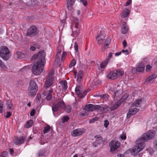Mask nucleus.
<instances>
[{"mask_svg":"<svg viewBox=\"0 0 157 157\" xmlns=\"http://www.w3.org/2000/svg\"><path fill=\"white\" fill-rule=\"evenodd\" d=\"M146 141L142 137L138 139L136 141V145L133 147L131 151L132 155H137L145 147V144L144 142Z\"/></svg>","mask_w":157,"mask_h":157,"instance_id":"f257e3e1","label":"nucleus"},{"mask_svg":"<svg viewBox=\"0 0 157 157\" xmlns=\"http://www.w3.org/2000/svg\"><path fill=\"white\" fill-rule=\"evenodd\" d=\"M46 54L43 50L33 55L31 58L32 60L38 59L37 62L45 64Z\"/></svg>","mask_w":157,"mask_h":157,"instance_id":"f03ea898","label":"nucleus"},{"mask_svg":"<svg viewBox=\"0 0 157 157\" xmlns=\"http://www.w3.org/2000/svg\"><path fill=\"white\" fill-rule=\"evenodd\" d=\"M44 65L37 62L34 63L32 69L33 73L35 75H40L44 70Z\"/></svg>","mask_w":157,"mask_h":157,"instance_id":"7ed1b4c3","label":"nucleus"},{"mask_svg":"<svg viewBox=\"0 0 157 157\" xmlns=\"http://www.w3.org/2000/svg\"><path fill=\"white\" fill-rule=\"evenodd\" d=\"M79 21L76 18H74L73 24L71 26L73 33L74 36H77L79 33L80 29L78 28Z\"/></svg>","mask_w":157,"mask_h":157,"instance_id":"20e7f679","label":"nucleus"},{"mask_svg":"<svg viewBox=\"0 0 157 157\" xmlns=\"http://www.w3.org/2000/svg\"><path fill=\"white\" fill-rule=\"evenodd\" d=\"M0 56L5 60H7L10 58V52L6 46L1 47L0 49Z\"/></svg>","mask_w":157,"mask_h":157,"instance_id":"39448f33","label":"nucleus"},{"mask_svg":"<svg viewBox=\"0 0 157 157\" xmlns=\"http://www.w3.org/2000/svg\"><path fill=\"white\" fill-rule=\"evenodd\" d=\"M37 89L36 82L33 80H31L28 90L30 95L31 96L35 95Z\"/></svg>","mask_w":157,"mask_h":157,"instance_id":"423d86ee","label":"nucleus"},{"mask_svg":"<svg viewBox=\"0 0 157 157\" xmlns=\"http://www.w3.org/2000/svg\"><path fill=\"white\" fill-rule=\"evenodd\" d=\"M155 132L154 130H149L144 134L142 136L143 139L146 141L153 138L155 135Z\"/></svg>","mask_w":157,"mask_h":157,"instance_id":"0eeeda50","label":"nucleus"},{"mask_svg":"<svg viewBox=\"0 0 157 157\" xmlns=\"http://www.w3.org/2000/svg\"><path fill=\"white\" fill-rule=\"evenodd\" d=\"M37 28L35 26H31L28 30L26 35L30 37L33 36L37 35L38 33Z\"/></svg>","mask_w":157,"mask_h":157,"instance_id":"6e6552de","label":"nucleus"},{"mask_svg":"<svg viewBox=\"0 0 157 157\" xmlns=\"http://www.w3.org/2000/svg\"><path fill=\"white\" fill-rule=\"evenodd\" d=\"M128 97V94H125L120 99L119 101L116 102L111 108V109L113 110L119 107L120 106L121 104L125 101Z\"/></svg>","mask_w":157,"mask_h":157,"instance_id":"1a4fd4ad","label":"nucleus"},{"mask_svg":"<svg viewBox=\"0 0 157 157\" xmlns=\"http://www.w3.org/2000/svg\"><path fill=\"white\" fill-rule=\"evenodd\" d=\"M120 145L121 143L119 142L112 140L109 143V145L110 147V151L111 152L115 151L120 147Z\"/></svg>","mask_w":157,"mask_h":157,"instance_id":"9d476101","label":"nucleus"},{"mask_svg":"<svg viewBox=\"0 0 157 157\" xmlns=\"http://www.w3.org/2000/svg\"><path fill=\"white\" fill-rule=\"evenodd\" d=\"M64 107V103L63 101H59L57 104L54 105L52 107V109L53 112H56L61 108Z\"/></svg>","mask_w":157,"mask_h":157,"instance_id":"9b49d317","label":"nucleus"},{"mask_svg":"<svg viewBox=\"0 0 157 157\" xmlns=\"http://www.w3.org/2000/svg\"><path fill=\"white\" fill-rule=\"evenodd\" d=\"M84 133L83 131L80 128L75 129L71 132V135L74 137L78 136Z\"/></svg>","mask_w":157,"mask_h":157,"instance_id":"f8f14e48","label":"nucleus"},{"mask_svg":"<svg viewBox=\"0 0 157 157\" xmlns=\"http://www.w3.org/2000/svg\"><path fill=\"white\" fill-rule=\"evenodd\" d=\"M139 111V109L136 108L130 109L127 114V118H129L130 117L131 115H132L136 114Z\"/></svg>","mask_w":157,"mask_h":157,"instance_id":"ddd939ff","label":"nucleus"},{"mask_svg":"<svg viewBox=\"0 0 157 157\" xmlns=\"http://www.w3.org/2000/svg\"><path fill=\"white\" fill-rule=\"evenodd\" d=\"M110 42L111 39L109 38H107L106 39L104 45L101 48V51L102 52H104L108 47L110 43Z\"/></svg>","mask_w":157,"mask_h":157,"instance_id":"4468645a","label":"nucleus"},{"mask_svg":"<svg viewBox=\"0 0 157 157\" xmlns=\"http://www.w3.org/2000/svg\"><path fill=\"white\" fill-rule=\"evenodd\" d=\"M25 140V138L22 136L16 138L14 141V143L16 145H19L23 144Z\"/></svg>","mask_w":157,"mask_h":157,"instance_id":"2eb2a0df","label":"nucleus"},{"mask_svg":"<svg viewBox=\"0 0 157 157\" xmlns=\"http://www.w3.org/2000/svg\"><path fill=\"white\" fill-rule=\"evenodd\" d=\"M53 78H47L45 82V84L44 87L46 88H47L49 87L52 86L53 83Z\"/></svg>","mask_w":157,"mask_h":157,"instance_id":"dca6fc26","label":"nucleus"},{"mask_svg":"<svg viewBox=\"0 0 157 157\" xmlns=\"http://www.w3.org/2000/svg\"><path fill=\"white\" fill-rule=\"evenodd\" d=\"M6 105L8 109L11 110L14 109L13 105L12 103V101L11 100L9 99L7 100Z\"/></svg>","mask_w":157,"mask_h":157,"instance_id":"f3484780","label":"nucleus"},{"mask_svg":"<svg viewBox=\"0 0 157 157\" xmlns=\"http://www.w3.org/2000/svg\"><path fill=\"white\" fill-rule=\"evenodd\" d=\"M108 78L112 80L117 78V75L115 72L112 71L110 72L107 75Z\"/></svg>","mask_w":157,"mask_h":157,"instance_id":"a211bd4d","label":"nucleus"},{"mask_svg":"<svg viewBox=\"0 0 157 157\" xmlns=\"http://www.w3.org/2000/svg\"><path fill=\"white\" fill-rule=\"evenodd\" d=\"M145 68V66L142 63H140L137 66L136 68V71L139 72H142L143 71Z\"/></svg>","mask_w":157,"mask_h":157,"instance_id":"6ab92c4d","label":"nucleus"},{"mask_svg":"<svg viewBox=\"0 0 157 157\" xmlns=\"http://www.w3.org/2000/svg\"><path fill=\"white\" fill-rule=\"evenodd\" d=\"M75 0H67V6L69 10H71L75 3Z\"/></svg>","mask_w":157,"mask_h":157,"instance_id":"aec40b11","label":"nucleus"},{"mask_svg":"<svg viewBox=\"0 0 157 157\" xmlns=\"http://www.w3.org/2000/svg\"><path fill=\"white\" fill-rule=\"evenodd\" d=\"M128 30V27L125 22H124L121 29V32L123 34H125Z\"/></svg>","mask_w":157,"mask_h":157,"instance_id":"412c9836","label":"nucleus"},{"mask_svg":"<svg viewBox=\"0 0 157 157\" xmlns=\"http://www.w3.org/2000/svg\"><path fill=\"white\" fill-rule=\"evenodd\" d=\"M75 50V54L77 56L78 58H80V54L78 52V44L77 42H75V45L74 46Z\"/></svg>","mask_w":157,"mask_h":157,"instance_id":"4be33fe9","label":"nucleus"},{"mask_svg":"<svg viewBox=\"0 0 157 157\" xmlns=\"http://www.w3.org/2000/svg\"><path fill=\"white\" fill-rule=\"evenodd\" d=\"M94 105L89 104L86 106L85 109L87 111H93L94 110Z\"/></svg>","mask_w":157,"mask_h":157,"instance_id":"5701e85b","label":"nucleus"},{"mask_svg":"<svg viewBox=\"0 0 157 157\" xmlns=\"http://www.w3.org/2000/svg\"><path fill=\"white\" fill-rule=\"evenodd\" d=\"M129 10L128 9H125L123 11L121 15V16L122 18L126 17L129 14Z\"/></svg>","mask_w":157,"mask_h":157,"instance_id":"b1692460","label":"nucleus"},{"mask_svg":"<svg viewBox=\"0 0 157 157\" xmlns=\"http://www.w3.org/2000/svg\"><path fill=\"white\" fill-rule=\"evenodd\" d=\"M75 91L76 94L79 97V96H80L82 92V90L81 87L79 86H76L75 89Z\"/></svg>","mask_w":157,"mask_h":157,"instance_id":"393cba45","label":"nucleus"},{"mask_svg":"<svg viewBox=\"0 0 157 157\" xmlns=\"http://www.w3.org/2000/svg\"><path fill=\"white\" fill-rule=\"evenodd\" d=\"M83 75V71H78L77 78V81L78 82H80L82 78V76Z\"/></svg>","mask_w":157,"mask_h":157,"instance_id":"a878e982","label":"nucleus"},{"mask_svg":"<svg viewBox=\"0 0 157 157\" xmlns=\"http://www.w3.org/2000/svg\"><path fill=\"white\" fill-rule=\"evenodd\" d=\"M94 137L95 138H96L95 141L96 143L98 144H100L102 142L103 140L102 137L100 135H96Z\"/></svg>","mask_w":157,"mask_h":157,"instance_id":"bb28decb","label":"nucleus"},{"mask_svg":"<svg viewBox=\"0 0 157 157\" xmlns=\"http://www.w3.org/2000/svg\"><path fill=\"white\" fill-rule=\"evenodd\" d=\"M141 99H138L136 101H135L132 105V106L138 107L140 106V104L142 102Z\"/></svg>","mask_w":157,"mask_h":157,"instance_id":"cd10ccee","label":"nucleus"},{"mask_svg":"<svg viewBox=\"0 0 157 157\" xmlns=\"http://www.w3.org/2000/svg\"><path fill=\"white\" fill-rule=\"evenodd\" d=\"M115 73L116 75H117V77H120L122 76L123 75L124 73V71L122 70L118 69L117 70Z\"/></svg>","mask_w":157,"mask_h":157,"instance_id":"c85d7f7f","label":"nucleus"},{"mask_svg":"<svg viewBox=\"0 0 157 157\" xmlns=\"http://www.w3.org/2000/svg\"><path fill=\"white\" fill-rule=\"evenodd\" d=\"M53 90L52 89L50 90L49 91L48 93L47 94V96L46 97V99L48 101H49L52 98V93Z\"/></svg>","mask_w":157,"mask_h":157,"instance_id":"c756f323","label":"nucleus"},{"mask_svg":"<svg viewBox=\"0 0 157 157\" xmlns=\"http://www.w3.org/2000/svg\"><path fill=\"white\" fill-rule=\"evenodd\" d=\"M17 58L19 59H22L25 56V55L20 52H17Z\"/></svg>","mask_w":157,"mask_h":157,"instance_id":"7c9ffc66","label":"nucleus"},{"mask_svg":"<svg viewBox=\"0 0 157 157\" xmlns=\"http://www.w3.org/2000/svg\"><path fill=\"white\" fill-rule=\"evenodd\" d=\"M156 78L155 75H153L147 78L145 81V82H149L151 81L153 79Z\"/></svg>","mask_w":157,"mask_h":157,"instance_id":"2f4dec72","label":"nucleus"},{"mask_svg":"<svg viewBox=\"0 0 157 157\" xmlns=\"http://www.w3.org/2000/svg\"><path fill=\"white\" fill-rule=\"evenodd\" d=\"M33 123V121L30 120L25 125V127L26 128H29L32 126Z\"/></svg>","mask_w":157,"mask_h":157,"instance_id":"473e14b6","label":"nucleus"},{"mask_svg":"<svg viewBox=\"0 0 157 157\" xmlns=\"http://www.w3.org/2000/svg\"><path fill=\"white\" fill-rule=\"evenodd\" d=\"M62 86L63 90H65L67 88V82L66 81L64 80L62 82Z\"/></svg>","mask_w":157,"mask_h":157,"instance_id":"72a5a7b5","label":"nucleus"},{"mask_svg":"<svg viewBox=\"0 0 157 157\" xmlns=\"http://www.w3.org/2000/svg\"><path fill=\"white\" fill-rule=\"evenodd\" d=\"M108 62L107 61L105 60L100 64V67L101 68H104L108 64Z\"/></svg>","mask_w":157,"mask_h":157,"instance_id":"f704fd0d","label":"nucleus"},{"mask_svg":"<svg viewBox=\"0 0 157 157\" xmlns=\"http://www.w3.org/2000/svg\"><path fill=\"white\" fill-rule=\"evenodd\" d=\"M121 92L122 90H120L116 91L114 92L115 96L116 97L119 96V95L121 94Z\"/></svg>","mask_w":157,"mask_h":157,"instance_id":"c9c22d12","label":"nucleus"},{"mask_svg":"<svg viewBox=\"0 0 157 157\" xmlns=\"http://www.w3.org/2000/svg\"><path fill=\"white\" fill-rule=\"evenodd\" d=\"M50 126L48 125L45 127L44 128V129L43 131L44 133L45 134L47 132L50 130Z\"/></svg>","mask_w":157,"mask_h":157,"instance_id":"e433bc0d","label":"nucleus"},{"mask_svg":"<svg viewBox=\"0 0 157 157\" xmlns=\"http://www.w3.org/2000/svg\"><path fill=\"white\" fill-rule=\"evenodd\" d=\"M87 92L86 91H82L81 94L79 96V98H83L87 94Z\"/></svg>","mask_w":157,"mask_h":157,"instance_id":"4c0bfd02","label":"nucleus"},{"mask_svg":"<svg viewBox=\"0 0 157 157\" xmlns=\"http://www.w3.org/2000/svg\"><path fill=\"white\" fill-rule=\"evenodd\" d=\"M98 118L96 117L94 118H92V119H90L89 121V122L90 123H94L95 121H98Z\"/></svg>","mask_w":157,"mask_h":157,"instance_id":"58836bf2","label":"nucleus"},{"mask_svg":"<svg viewBox=\"0 0 157 157\" xmlns=\"http://www.w3.org/2000/svg\"><path fill=\"white\" fill-rule=\"evenodd\" d=\"M76 63V61L74 59H73L69 65L70 67H71L74 66Z\"/></svg>","mask_w":157,"mask_h":157,"instance_id":"ea45409f","label":"nucleus"},{"mask_svg":"<svg viewBox=\"0 0 157 157\" xmlns=\"http://www.w3.org/2000/svg\"><path fill=\"white\" fill-rule=\"evenodd\" d=\"M101 106L99 105H94V110H99L101 112Z\"/></svg>","mask_w":157,"mask_h":157,"instance_id":"a19ab883","label":"nucleus"},{"mask_svg":"<svg viewBox=\"0 0 157 157\" xmlns=\"http://www.w3.org/2000/svg\"><path fill=\"white\" fill-rule=\"evenodd\" d=\"M54 75V72L53 71H51L48 74V76L47 78H53V76Z\"/></svg>","mask_w":157,"mask_h":157,"instance_id":"79ce46f5","label":"nucleus"},{"mask_svg":"<svg viewBox=\"0 0 157 157\" xmlns=\"http://www.w3.org/2000/svg\"><path fill=\"white\" fill-rule=\"evenodd\" d=\"M113 54L112 52H110L109 54V55L108 56L107 59H105V60L108 62H109L110 59L111 58Z\"/></svg>","mask_w":157,"mask_h":157,"instance_id":"37998d69","label":"nucleus"},{"mask_svg":"<svg viewBox=\"0 0 157 157\" xmlns=\"http://www.w3.org/2000/svg\"><path fill=\"white\" fill-rule=\"evenodd\" d=\"M65 109L67 113H70L71 111V107L69 105L66 107Z\"/></svg>","mask_w":157,"mask_h":157,"instance_id":"c03bdc74","label":"nucleus"},{"mask_svg":"<svg viewBox=\"0 0 157 157\" xmlns=\"http://www.w3.org/2000/svg\"><path fill=\"white\" fill-rule=\"evenodd\" d=\"M8 153L6 151H4L2 152V154L1 155L0 157H6V156L8 155Z\"/></svg>","mask_w":157,"mask_h":157,"instance_id":"a18cd8bd","label":"nucleus"},{"mask_svg":"<svg viewBox=\"0 0 157 157\" xmlns=\"http://www.w3.org/2000/svg\"><path fill=\"white\" fill-rule=\"evenodd\" d=\"M103 38H100L98 40V43L99 45L103 44Z\"/></svg>","mask_w":157,"mask_h":157,"instance_id":"49530a36","label":"nucleus"},{"mask_svg":"<svg viewBox=\"0 0 157 157\" xmlns=\"http://www.w3.org/2000/svg\"><path fill=\"white\" fill-rule=\"evenodd\" d=\"M3 107V104L2 101H0V113H2L3 112L2 108Z\"/></svg>","mask_w":157,"mask_h":157,"instance_id":"de8ad7c7","label":"nucleus"},{"mask_svg":"<svg viewBox=\"0 0 157 157\" xmlns=\"http://www.w3.org/2000/svg\"><path fill=\"white\" fill-rule=\"evenodd\" d=\"M121 138L123 140H125L126 138V134L123 132L121 136Z\"/></svg>","mask_w":157,"mask_h":157,"instance_id":"09e8293b","label":"nucleus"},{"mask_svg":"<svg viewBox=\"0 0 157 157\" xmlns=\"http://www.w3.org/2000/svg\"><path fill=\"white\" fill-rule=\"evenodd\" d=\"M101 112H103L106 109L107 107L106 105H103L101 106Z\"/></svg>","mask_w":157,"mask_h":157,"instance_id":"8fccbe9b","label":"nucleus"},{"mask_svg":"<svg viewBox=\"0 0 157 157\" xmlns=\"http://www.w3.org/2000/svg\"><path fill=\"white\" fill-rule=\"evenodd\" d=\"M109 122L107 120L104 121V126L105 128H107L109 124Z\"/></svg>","mask_w":157,"mask_h":157,"instance_id":"3c124183","label":"nucleus"},{"mask_svg":"<svg viewBox=\"0 0 157 157\" xmlns=\"http://www.w3.org/2000/svg\"><path fill=\"white\" fill-rule=\"evenodd\" d=\"M45 153L44 151H40L38 153V156L39 157H41Z\"/></svg>","mask_w":157,"mask_h":157,"instance_id":"603ef678","label":"nucleus"},{"mask_svg":"<svg viewBox=\"0 0 157 157\" xmlns=\"http://www.w3.org/2000/svg\"><path fill=\"white\" fill-rule=\"evenodd\" d=\"M63 122H66L69 119V117H68L66 116H64L63 117Z\"/></svg>","mask_w":157,"mask_h":157,"instance_id":"864d4df0","label":"nucleus"},{"mask_svg":"<svg viewBox=\"0 0 157 157\" xmlns=\"http://www.w3.org/2000/svg\"><path fill=\"white\" fill-rule=\"evenodd\" d=\"M35 113V109H33L32 110L30 113V115L31 116H33L34 115Z\"/></svg>","mask_w":157,"mask_h":157,"instance_id":"5fc2aeb1","label":"nucleus"},{"mask_svg":"<svg viewBox=\"0 0 157 157\" xmlns=\"http://www.w3.org/2000/svg\"><path fill=\"white\" fill-rule=\"evenodd\" d=\"M62 52L61 48H60V47H58L57 48V53L58 54H61V53Z\"/></svg>","mask_w":157,"mask_h":157,"instance_id":"6e6d98bb","label":"nucleus"},{"mask_svg":"<svg viewBox=\"0 0 157 157\" xmlns=\"http://www.w3.org/2000/svg\"><path fill=\"white\" fill-rule=\"evenodd\" d=\"M60 56H59V54H57L56 56L55 61L58 62L59 60L60 59Z\"/></svg>","mask_w":157,"mask_h":157,"instance_id":"4d7b16f0","label":"nucleus"},{"mask_svg":"<svg viewBox=\"0 0 157 157\" xmlns=\"http://www.w3.org/2000/svg\"><path fill=\"white\" fill-rule=\"evenodd\" d=\"M41 98V95L40 94H38L36 97V100L37 101H39L40 100V99Z\"/></svg>","mask_w":157,"mask_h":157,"instance_id":"13d9d810","label":"nucleus"},{"mask_svg":"<svg viewBox=\"0 0 157 157\" xmlns=\"http://www.w3.org/2000/svg\"><path fill=\"white\" fill-rule=\"evenodd\" d=\"M11 115V113L10 112H8L7 113V115L6 116V117L8 118Z\"/></svg>","mask_w":157,"mask_h":157,"instance_id":"bf43d9fd","label":"nucleus"},{"mask_svg":"<svg viewBox=\"0 0 157 157\" xmlns=\"http://www.w3.org/2000/svg\"><path fill=\"white\" fill-rule=\"evenodd\" d=\"M151 68V66L149 65H148L146 67V71H148L150 70Z\"/></svg>","mask_w":157,"mask_h":157,"instance_id":"052dcab7","label":"nucleus"},{"mask_svg":"<svg viewBox=\"0 0 157 157\" xmlns=\"http://www.w3.org/2000/svg\"><path fill=\"white\" fill-rule=\"evenodd\" d=\"M103 36H104L103 34L102 35L101 33L99 34L97 36L96 38H98L100 37H101V38H103Z\"/></svg>","mask_w":157,"mask_h":157,"instance_id":"680f3d73","label":"nucleus"},{"mask_svg":"<svg viewBox=\"0 0 157 157\" xmlns=\"http://www.w3.org/2000/svg\"><path fill=\"white\" fill-rule=\"evenodd\" d=\"M154 147L156 149H157V140L154 141Z\"/></svg>","mask_w":157,"mask_h":157,"instance_id":"e2e57ef3","label":"nucleus"},{"mask_svg":"<svg viewBox=\"0 0 157 157\" xmlns=\"http://www.w3.org/2000/svg\"><path fill=\"white\" fill-rule=\"evenodd\" d=\"M0 65L1 67L3 69H5L6 68V66L4 65V64L2 63V62L0 63Z\"/></svg>","mask_w":157,"mask_h":157,"instance_id":"0e129e2a","label":"nucleus"},{"mask_svg":"<svg viewBox=\"0 0 157 157\" xmlns=\"http://www.w3.org/2000/svg\"><path fill=\"white\" fill-rule=\"evenodd\" d=\"M123 44L124 46V47L125 48V47L127 46V42L126 40H124L123 42Z\"/></svg>","mask_w":157,"mask_h":157,"instance_id":"69168bd1","label":"nucleus"},{"mask_svg":"<svg viewBox=\"0 0 157 157\" xmlns=\"http://www.w3.org/2000/svg\"><path fill=\"white\" fill-rule=\"evenodd\" d=\"M131 2V0H128V1L126 3V6H128Z\"/></svg>","mask_w":157,"mask_h":157,"instance_id":"338daca9","label":"nucleus"},{"mask_svg":"<svg viewBox=\"0 0 157 157\" xmlns=\"http://www.w3.org/2000/svg\"><path fill=\"white\" fill-rule=\"evenodd\" d=\"M36 48L34 46H31L30 48V49L32 51H34L35 50Z\"/></svg>","mask_w":157,"mask_h":157,"instance_id":"774afa93","label":"nucleus"}]
</instances>
